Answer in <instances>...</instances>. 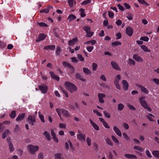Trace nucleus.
Here are the masks:
<instances>
[{
  "label": "nucleus",
  "mask_w": 159,
  "mask_h": 159,
  "mask_svg": "<svg viewBox=\"0 0 159 159\" xmlns=\"http://www.w3.org/2000/svg\"><path fill=\"white\" fill-rule=\"evenodd\" d=\"M86 33H87V34L86 35V36L87 37H91L93 35V33L91 32L90 31H89V32H88H88Z\"/></svg>",
  "instance_id": "55"
},
{
  "label": "nucleus",
  "mask_w": 159,
  "mask_h": 159,
  "mask_svg": "<svg viewBox=\"0 0 159 159\" xmlns=\"http://www.w3.org/2000/svg\"><path fill=\"white\" fill-rule=\"evenodd\" d=\"M111 64L112 67L116 70H120V67L118 64L114 61H111Z\"/></svg>",
  "instance_id": "10"
},
{
  "label": "nucleus",
  "mask_w": 159,
  "mask_h": 159,
  "mask_svg": "<svg viewBox=\"0 0 159 159\" xmlns=\"http://www.w3.org/2000/svg\"><path fill=\"white\" fill-rule=\"evenodd\" d=\"M141 105L144 108L147 109L148 111H152L151 108L148 106L147 103L145 101H141L140 102Z\"/></svg>",
  "instance_id": "8"
},
{
  "label": "nucleus",
  "mask_w": 159,
  "mask_h": 159,
  "mask_svg": "<svg viewBox=\"0 0 159 159\" xmlns=\"http://www.w3.org/2000/svg\"><path fill=\"white\" fill-rule=\"evenodd\" d=\"M27 121L31 125H34V123L36 122V119L34 116L30 115L28 117Z\"/></svg>",
  "instance_id": "4"
},
{
  "label": "nucleus",
  "mask_w": 159,
  "mask_h": 159,
  "mask_svg": "<svg viewBox=\"0 0 159 159\" xmlns=\"http://www.w3.org/2000/svg\"><path fill=\"white\" fill-rule=\"evenodd\" d=\"M108 13V16L110 18H113L114 17V14L113 12L109 11Z\"/></svg>",
  "instance_id": "59"
},
{
  "label": "nucleus",
  "mask_w": 159,
  "mask_h": 159,
  "mask_svg": "<svg viewBox=\"0 0 159 159\" xmlns=\"http://www.w3.org/2000/svg\"><path fill=\"white\" fill-rule=\"evenodd\" d=\"M90 2H91L90 0H87L84 1H83V2H82L81 3V4L82 5H86L90 3Z\"/></svg>",
  "instance_id": "47"
},
{
  "label": "nucleus",
  "mask_w": 159,
  "mask_h": 159,
  "mask_svg": "<svg viewBox=\"0 0 159 159\" xmlns=\"http://www.w3.org/2000/svg\"><path fill=\"white\" fill-rule=\"evenodd\" d=\"M83 71L84 72L86 75H89L91 73V71L85 67L83 68Z\"/></svg>",
  "instance_id": "29"
},
{
  "label": "nucleus",
  "mask_w": 159,
  "mask_h": 159,
  "mask_svg": "<svg viewBox=\"0 0 159 159\" xmlns=\"http://www.w3.org/2000/svg\"><path fill=\"white\" fill-rule=\"evenodd\" d=\"M63 65L64 66L68 68L69 69H72L71 73H73L74 71V68L71 64L67 62L66 61H64L63 62Z\"/></svg>",
  "instance_id": "7"
},
{
  "label": "nucleus",
  "mask_w": 159,
  "mask_h": 159,
  "mask_svg": "<svg viewBox=\"0 0 159 159\" xmlns=\"http://www.w3.org/2000/svg\"><path fill=\"white\" fill-rule=\"evenodd\" d=\"M49 11V8H45L44 9L41 10L40 11V13L44 12L45 13H48Z\"/></svg>",
  "instance_id": "51"
},
{
  "label": "nucleus",
  "mask_w": 159,
  "mask_h": 159,
  "mask_svg": "<svg viewBox=\"0 0 159 159\" xmlns=\"http://www.w3.org/2000/svg\"><path fill=\"white\" fill-rule=\"evenodd\" d=\"M140 39L145 41H148L149 40V38L147 36H143L141 37Z\"/></svg>",
  "instance_id": "43"
},
{
  "label": "nucleus",
  "mask_w": 159,
  "mask_h": 159,
  "mask_svg": "<svg viewBox=\"0 0 159 159\" xmlns=\"http://www.w3.org/2000/svg\"><path fill=\"white\" fill-rule=\"evenodd\" d=\"M65 85L70 93H73L77 90V87L74 84L68 81L65 82Z\"/></svg>",
  "instance_id": "2"
},
{
  "label": "nucleus",
  "mask_w": 159,
  "mask_h": 159,
  "mask_svg": "<svg viewBox=\"0 0 159 159\" xmlns=\"http://www.w3.org/2000/svg\"><path fill=\"white\" fill-rule=\"evenodd\" d=\"M56 111L58 116L60 117L61 120L62 121L63 120L61 116V113L63 115L66 117H69L70 116V115L68 111L63 108L61 109L57 108L56 109Z\"/></svg>",
  "instance_id": "1"
},
{
  "label": "nucleus",
  "mask_w": 159,
  "mask_h": 159,
  "mask_svg": "<svg viewBox=\"0 0 159 159\" xmlns=\"http://www.w3.org/2000/svg\"><path fill=\"white\" fill-rule=\"evenodd\" d=\"M134 149L135 150H137L141 152H143L144 150V149L143 148L138 146H134Z\"/></svg>",
  "instance_id": "28"
},
{
  "label": "nucleus",
  "mask_w": 159,
  "mask_h": 159,
  "mask_svg": "<svg viewBox=\"0 0 159 159\" xmlns=\"http://www.w3.org/2000/svg\"><path fill=\"white\" fill-rule=\"evenodd\" d=\"M141 47L142 49L145 52H150L151 51L150 50L148 49L147 47L145 45H142L141 46Z\"/></svg>",
  "instance_id": "31"
},
{
  "label": "nucleus",
  "mask_w": 159,
  "mask_h": 159,
  "mask_svg": "<svg viewBox=\"0 0 159 159\" xmlns=\"http://www.w3.org/2000/svg\"><path fill=\"white\" fill-rule=\"evenodd\" d=\"M91 43V44L92 45L95 44L96 43V41L94 40H91L88 41L87 43Z\"/></svg>",
  "instance_id": "57"
},
{
  "label": "nucleus",
  "mask_w": 159,
  "mask_h": 159,
  "mask_svg": "<svg viewBox=\"0 0 159 159\" xmlns=\"http://www.w3.org/2000/svg\"><path fill=\"white\" fill-rule=\"evenodd\" d=\"M124 6L125 7L126 9H128L130 8V6L127 4L126 3H125L124 4Z\"/></svg>",
  "instance_id": "61"
},
{
  "label": "nucleus",
  "mask_w": 159,
  "mask_h": 159,
  "mask_svg": "<svg viewBox=\"0 0 159 159\" xmlns=\"http://www.w3.org/2000/svg\"><path fill=\"white\" fill-rule=\"evenodd\" d=\"M138 2L142 4H144L146 6L149 5V4L146 2L144 0H138Z\"/></svg>",
  "instance_id": "35"
},
{
  "label": "nucleus",
  "mask_w": 159,
  "mask_h": 159,
  "mask_svg": "<svg viewBox=\"0 0 159 159\" xmlns=\"http://www.w3.org/2000/svg\"><path fill=\"white\" fill-rule=\"evenodd\" d=\"M16 115V111H13L10 114V116L11 118H13L15 117Z\"/></svg>",
  "instance_id": "37"
},
{
  "label": "nucleus",
  "mask_w": 159,
  "mask_h": 159,
  "mask_svg": "<svg viewBox=\"0 0 159 159\" xmlns=\"http://www.w3.org/2000/svg\"><path fill=\"white\" fill-rule=\"evenodd\" d=\"M123 136L124 137L126 140H129V137L125 133H123Z\"/></svg>",
  "instance_id": "56"
},
{
  "label": "nucleus",
  "mask_w": 159,
  "mask_h": 159,
  "mask_svg": "<svg viewBox=\"0 0 159 159\" xmlns=\"http://www.w3.org/2000/svg\"><path fill=\"white\" fill-rule=\"evenodd\" d=\"M133 58L136 60L137 61L139 62H143V59L137 54H134L133 55Z\"/></svg>",
  "instance_id": "13"
},
{
  "label": "nucleus",
  "mask_w": 159,
  "mask_h": 159,
  "mask_svg": "<svg viewBox=\"0 0 159 159\" xmlns=\"http://www.w3.org/2000/svg\"><path fill=\"white\" fill-rule=\"evenodd\" d=\"M103 113L106 117L108 118H110L111 117L110 115L108 112L106 111H104Z\"/></svg>",
  "instance_id": "46"
},
{
  "label": "nucleus",
  "mask_w": 159,
  "mask_h": 159,
  "mask_svg": "<svg viewBox=\"0 0 159 159\" xmlns=\"http://www.w3.org/2000/svg\"><path fill=\"white\" fill-rule=\"evenodd\" d=\"M46 37V36L44 34L42 33L40 34L39 35L38 38L36 40V41L39 42L42 40H43Z\"/></svg>",
  "instance_id": "14"
},
{
  "label": "nucleus",
  "mask_w": 159,
  "mask_h": 159,
  "mask_svg": "<svg viewBox=\"0 0 159 159\" xmlns=\"http://www.w3.org/2000/svg\"><path fill=\"white\" fill-rule=\"evenodd\" d=\"M38 25L42 27L48 26V25L46 24L43 22H39L38 23Z\"/></svg>",
  "instance_id": "39"
},
{
  "label": "nucleus",
  "mask_w": 159,
  "mask_h": 159,
  "mask_svg": "<svg viewBox=\"0 0 159 159\" xmlns=\"http://www.w3.org/2000/svg\"><path fill=\"white\" fill-rule=\"evenodd\" d=\"M77 42V38H74L69 41L68 44L70 46H71L75 44Z\"/></svg>",
  "instance_id": "16"
},
{
  "label": "nucleus",
  "mask_w": 159,
  "mask_h": 159,
  "mask_svg": "<svg viewBox=\"0 0 159 159\" xmlns=\"http://www.w3.org/2000/svg\"><path fill=\"white\" fill-rule=\"evenodd\" d=\"M106 143L107 144V145L110 146H112L113 145V143L111 142L110 139L108 138H107L106 139Z\"/></svg>",
  "instance_id": "27"
},
{
  "label": "nucleus",
  "mask_w": 159,
  "mask_h": 159,
  "mask_svg": "<svg viewBox=\"0 0 159 159\" xmlns=\"http://www.w3.org/2000/svg\"><path fill=\"white\" fill-rule=\"evenodd\" d=\"M61 51V49L59 47L57 48L56 51V54L57 55L59 56Z\"/></svg>",
  "instance_id": "41"
},
{
  "label": "nucleus",
  "mask_w": 159,
  "mask_h": 159,
  "mask_svg": "<svg viewBox=\"0 0 159 159\" xmlns=\"http://www.w3.org/2000/svg\"><path fill=\"white\" fill-rule=\"evenodd\" d=\"M43 134L48 141L50 140L51 139V137L49 133L47 131H45L43 133Z\"/></svg>",
  "instance_id": "19"
},
{
  "label": "nucleus",
  "mask_w": 159,
  "mask_h": 159,
  "mask_svg": "<svg viewBox=\"0 0 159 159\" xmlns=\"http://www.w3.org/2000/svg\"><path fill=\"white\" fill-rule=\"evenodd\" d=\"M147 118L151 121H153L154 120L152 118V117H154V116L151 114H149L148 115L146 116Z\"/></svg>",
  "instance_id": "33"
},
{
  "label": "nucleus",
  "mask_w": 159,
  "mask_h": 159,
  "mask_svg": "<svg viewBox=\"0 0 159 159\" xmlns=\"http://www.w3.org/2000/svg\"><path fill=\"white\" fill-rule=\"evenodd\" d=\"M86 141L88 146H90L91 145V139L89 137H88L86 138Z\"/></svg>",
  "instance_id": "52"
},
{
  "label": "nucleus",
  "mask_w": 159,
  "mask_h": 159,
  "mask_svg": "<svg viewBox=\"0 0 159 159\" xmlns=\"http://www.w3.org/2000/svg\"><path fill=\"white\" fill-rule=\"evenodd\" d=\"M152 154L154 157L159 158V151H153L152 152Z\"/></svg>",
  "instance_id": "26"
},
{
  "label": "nucleus",
  "mask_w": 159,
  "mask_h": 159,
  "mask_svg": "<svg viewBox=\"0 0 159 159\" xmlns=\"http://www.w3.org/2000/svg\"><path fill=\"white\" fill-rule=\"evenodd\" d=\"M61 154L59 153H57L55 155V157L57 159H61Z\"/></svg>",
  "instance_id": "49"
},
{
  "label": "nucleus",
  "mask_w": 159,
  "mask_h": 159,
  "mask_svg": "<svg viewBox=\"0 0 159 159\" xmlns=\"http://www.w3.org/2000/svg\"><path fill=\"white\" fill-rule=\"evenodd\" d=\"M39 89L43 93H46L48 90V87L45 85H39Z\"/></svg>",
  "instance_id": "6"
},
{
  "label": "nucleus",
  "mask_w": 159,
  "mask_h": 159,
  "mask_svg": "<svg viewBox=\"0 0 159 159\" xmlns=\"http://www.w3.org/2000/svg\"><path fill=\"white\" fill-rule=\"evenodd\" d=\"M111 138L113 141H114L117 144L119 143V141L117 139V138L114 136L112 135Z\"/></svg>",
  "instance_id": "44"
},
{
  "label": "nucleus",
  "mask_w": 159,
  "mask_h": 159,
  "mask_svg": "<svg viewBox=\"0 0 159 159\" xmlns=\"http://www.w3.org/2000/svg\"><path fill=\"white\" fill-rule=\"evenodd\" d=\"M93 112L96 113V114L99 116H102V114L99 112L97 110H93Z\"/></svg>",
  "instance_id": "60"
},
{
  "label": "nucleus",
  "mask_w": 159,
  "mask_h": 159,
  "mask_svg": "<svg viewBox=\"0 0 159 159\" xmlns=\"http://www.w3.org/2000/svg\"><path fill=\"white\" fill-rule=\"evenodd\" d=\"M75 78L77 80H80L81 81L85 82L86 80L85 79L83 78V76L80 73H76L75 75Z\"/></svg>",
  "instance_id": "11"
},
{
  "label": "nucleus",
  "mask_w": 159,
  "mask_h": 159,
  "mask_svg": "<svg viewBox=\"0 0 159 159\" xmlns=\"http://www.w3.org/2000/svg\"><path fill=\"white\" fill-rule=\"evenodd\" d=\"M80 11L81 12L80 16L81 17H84L85 16V14H84V10L82 8L80 9Z\"/></svg>",
  "instance_id": "42"
},
{
  "label": "nucleus",
  "mask_w": 159,
  "mask_h": 159,
  "mask_svg": "<svg viewBox=\"0 0 159 159\" xmlns=\"http://www.w3.org/2000/svg\"><path fill=\"white\" fill-rule=\"evenodd\" d=\"M83 29L86 31V33H88L90 31V28L89 26H84L83 27Z\"/></svg>",
  "instance_id": "32"
},
{
  "label": "nucleus",
  "mask_w": 159,
  "mask_h": 159,
  "mask_svg": "<svg viewBox=\"0 0 159 159\" xmlns=\"http://www.w3.org/2000/svg\"><path fill=\"white\" fill-rule=\"evenodd\" d=\"M121 43L118 41H115L112 42L111 43V45L113 46H116L117 45H121Z\"/></svg>",
  "instance_id": "38"
},
{
  "label": "nucleus",
  "mask_w": 159,
  "mask_h": 159,
  "mask_svg": "<svg viewBox=\"0 0 159 159\" xmlns=\"http://www.w3.org/2000/svg\"><path fill=\"white\" fill-rule=\"evenodd\" d=\"M128 63L129 65H135V61L133 59L129 58V59Z\"/></svg>",
  "instance_id": "36"
},
{
  "label": "nucleus",
  "mask_w": 159,
  "mask_h": 159,
  "mask_svg": "<svg viewBox=\"0 0 159 159\" xmlns=\"http://www.w3.org/2000/svg\"><path fill=\"white\" fill-rule=\"evenodd\" d=\"M8 145L10 151V152H13L14 150L15 149L12 143H8Z\"/></svg>",
  "instance_id": "24"
},
{
  "label": "nucleus",
  "mask_w": 159,
  "mask_h": 159,
  "mask_svg": "<svg viewBox=\"0 0 159 159\" xmlns=\"http://www.w3.org/2000/svg\"><path fill=\"white\" fill-rule=\"evenodd\" d=\"M77 57L78 58L80 61H84V59L81 55L80 54H78L77 55Z\"/></svg>",
  "instance_id": "40"
},
{
  "label": "nucleus",
  "mask_w": 159,
  "mask_h": 159,
  "mask_svg": "<svg viewBox=\"0 0 159 159\" xmlns=\"http://www.w3.org/2000/svg\"><path fill=\"white\" fill-rule=\"evenodd\" d=\"M139 87L141 88V91L142 92L144 93L145 94L148 93V90L147 89V88L144 87L143 86L139 85Z\"/></svg>",
  "instance_id": "21"
},
{
  "label": "nucleus",
  "mask_w": 159,
  "mask_h": 159,
  "mask_svg": "<svg viewBox=\"0 0 159 159\" xmlns=\"http://www.w3.org/2000/svg\"><path fill=\"white\" fill-rule=\"evenodd\" d=\"M76 18V17L73 14H71L68 17V20H69L70 21H72V20H74Z\"/></svg>",
  "instance_id": "30"
},
{
  "label": "nucleus",
  "mask_w": 159,
  "mask_h": 159,
  "mask_svg": "<svg viewBox=\"0 0 159 159\" xmlns=\"http://www.w3.org/2000/svg\"><path fill=\"white\" fill-rule=\"evenodd\" d=\"M71 60L73 62L76 63L78 62V60L75 57H72L71 58Z\"/></svg>",
  "instance_id": "62"
},
{
  "label": "nucleus",
  "mask_w": 159,
  "mask_h": 159,
  "mask_svg": "<svg viewBox=\"0 0 159 159\" xmlns=\"http://www.w3.org/2000/svg\"><path fill=\"white\" fill-rule=\"evenodd\" d=\"M146 153L147 157L149 158H151L152 157V156L148 150L146 151Z\"/></svg>",
  "instance_id": "54"
},
{
  "label": "nucleus",
  "mask_w": 159,
  "mask_h": 159,
  "mask_svg": "<svg viewBox=\"0 0 159 159\" xmlns=\"http://www.w3.org/2000/svg\"><path fill=\"white\" fill-rule=\"evenodd\" d=\"M126 32L127 34L130 36H132L133 32V29L130 27H128L126 28Z\"/></svg>",
  "instance_id": "15"
},
{
  "label": "nucleus",
  "mask_w": 159,
  "mask_h": 159,
  "mask_svg": "<svg viewBox=\"0 0 159 159\" xmlns=\"http://www.w3.org/2000/svg\"><path fill=\"white\" fill-rule=\"evenodd\" d=\"M118 109L119 111H121L122 110L124 107V105L122 103H119L118 105Z\"/></svg>",
  "instance_id": "34"
},
{
  "label": "nucleus",
  "mask_w": 159,
  "mask_h": 159,
  "mask_svg": "<svg viewBox=\"0 0 159 159\" xmlns=\"http://www.w3.org/2000/svg\"><path fill=\"white\" fill-rule=\"evenodd\" d=\"M117 6L119 8V9L120 10L122 11H124L125 10V9L124 7L120 4H118Z\"/></svg>",
  "instance_id": "58"
},
{
  "label": "nucleus",
  "mask_w": 159,
  "mask_h": 159,
  "mask_svg": "<svg viewBox=\"0 0 159 159\" xmlns=\"http://www.w3.org/2000/svg\"><path fill=\"white\" fill-rule=\"evenodd\" d=\"M93 48L94 47L93 46H88L86 48L87 50L89 52H91L92 50L93 49Z\"/></svg>",
  "instance_id": "48"
},
{
  "label": "nucleus",
  "mask_w": 159,
  "mask_h": 159,
  "mask_svg": "<svg viewBox=\"0 0 159 159\" xmlns=\"http://www.w3.org/2000/svg\"><path fill=\"white\" fill-rule=\"evenodd\" d=\"M114 84L116 88L119 90L121 89V87L119 84V81L116 79H115L114 81Z\"/></svg>",
  "instance_id": "22"
},
{
  "label": "nucleus",
  "mask_w": 159,
  "mask_h": 159,
  "mask_svg": "<svg viewBox=\"0 0 159 159\" xmlns=\"http://www.w3.org/2000/svg\"><path fill=\"white\" fill-rule=\"evenodd\" d=\"M89 121H90V123L92 125L93 127L95 129H96L97 130H99V126L96 124L95 123L93 122L91 119H90Z\"/></svg>",
  "instance_id": "18"
},
{
  "label": "nucleus",
  "mask_w": 159,
  "mask_h": 159,
  "mask_svg": "<svg viewBox=\"0 0 159 159\" xmlns=\"http://www.w3.org/2000/svg\"><path fill=\"white\" fill-rule=\"evenodd\" d=\"M43 153L42 152H40L38 154V159H43Z\"/></svg>",
  "instance_id": "50"
},
{
  "label": "nucleus",
  "mask_w": 159,
  "mask_h": 159,
  "mask_svg": "<svg viewBox=\"0 0 159 159\" xmlns=\"http://www.w3.org/2000/svg\"><path fill=\"white\" fill-rule=\"evenodd\" d=\"M6 46V44L0 41V48H2Z\"/></svg>",
  "instance_id": "53"
},
{
  "label": "nucleus",
  "mask_w": 159,
  "mask_h": 159,
  "mask_svg": "<svg viewBox=\"0 0 159 159\" xmlns=\"http://www.w3.org/2000/svg\"><path fill=\"white\" fill-rule=\"evenodd\" d=\"M113 130L115 131V133L119 136H121V133L120 130L118 128L116 125H115L113 127Z\"/></svg>",
  "instance_id": "12"
},
{
  "label": "nucleus",
  "mask_w": 159,
  "mask_h": 159,
  "mask_svg": "<svg viewBox=\"0 0 159 159\" xmlns=\"http://www.w3.org/2000/svg\"><path fill=\"white\" fill-rule=\"evenodd\" d=\"M128 107L130 109L132 110L135 111V107L132 105H128Z\"/></svg>",
  "instance_id": "64"
},
{
  "label": "nucleus",
  "mask_w": 159,
  "mask_h": 159,
  "mask_svg": "<svg viewBox=\"0 0 159 159\" xmlns=\"http://www.w3.org/2000/svg\"><path fill=\"white\" fill-rule=\"evenodd\" d=\"M122 84L123 85V88L124 90H127L129 87V84L127 81L125 80H123L122 81Z\"/></svg>",
  "instance_id": "20"
},
{
  "label": "nucleus",
  "mask_w": 159,
  "mask_h": 159,
  "mask_svg": "<svg viewBox=\"0 0 159 159\" xmlns=\"http://www.w3.org/2000/svg\"><path fill=\"white\" fill-rule=\"evenodd\" d=\"M116 35L117 36L116 39H120L121 37V34L120 33H118Z\"/></svg>",
  "instance_id": "63"
},
{
  "label": "nucleus",
  "mask_w": 159,
  "mask_h": 159,
  "mask_svg": "<svg viewBox=\"0 0 159 159\" xmlns=\"http://www.w3.org/2000/svg\"><path fill=\"white\" fill-rule=\"evenodd\" d=\"M27 148L30 153L31 154H34L37 151L39 148V147L37 145L29 144L27 146Z\"/></svg>",
  "instance_id": "3"
},
{
  "label": "nucleus",
  "mask_w": 159,
  "mask_h": 159,
  "mask_svg": "<svg viewBox=\"0 0 159 159\" xmlns=\"http://www.w3.org/2000/svg\"><path fill=\"white\" fill-rule=\"evenodd\" d=\"M98 96L99 102L101 103H103L104 101L103 99V98L105 97V95L103 93H99L98 94Z\"/></svg>",
  "instance_id": "9"
},
{
  "label": "nucleus",
  "mask_w": 159,
  "mask_h": 159,
  "mask_svg": "<svg viewBox=\"0 0 159 159\" xmlns=\"http://www.w3.org/2000/svg\"><path fill=\"white\" fill-rule=\"evenodd\" d=\"M10 133V131L8 129H6L5 132L2 134V138L5 139Z\"/></svg>",
  "instance_id": "23"
},
{
  "label": "nucleus",
  "mask_w": 159,
  "mask_h": 159,
  "mask_svg": "<svg viewBox=\"0 0 159 159\" xmlns=\"http://www.w3.org/2000/svg\"><path fill=\"white\" fill-rule=\"evenodd\" d=\"M70 7H72L74 4H75L76 2L74 0H68V1Z\"/></svg>",
  "instance_id": "25"
},
{
  "label": "nucleus",
  "mask_w": 159,
  "mask_h": 159,
  "mask_svg": "<svg viewBox=\"0 0 159 159\" xmlns=\"http://www.w3.org/2000/svg\"><path fill=\"white\" fill-rule=\"evenodd\" d=\"M79 134L77 135L78 139L82 142L85 141V134H83L80 130L78 131Z\"/></svg>",
  "instance_id": "5"
},
{
  "label": "nucleus",
  "mask_w": 159,
  "mask_h": 159,
  "mask_svg": "<svg viewBox=\"0 0 159 159\" xmlns=\"http://www.w3.org/2000/svg\"><path fill=\"white\" fill-rule=\"evenodd\" d=\"M25 116V113H22L19 114L17 117L16 118V120L17 121H19L20 120H22L24 119Z\"/></svg>",
  "instance_id": "17"
},
{
  "label": "nucleus",
  "mask_w": 159,
  "mask_h": 159,
  "mask_svg": "<svg viewBox=\"0 0 159 159\" xmlns=\"http://www.w3.org/2000/svg\"><path fill=\"white\" fill-rule=\"evenodd\" d=\"M98 67L97 64L95 63H93L92 65V69L93 71H95L97 70Z\"/></svg>",
  "instance_id": "45"
}]
</instances>
